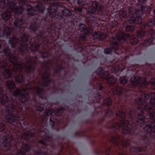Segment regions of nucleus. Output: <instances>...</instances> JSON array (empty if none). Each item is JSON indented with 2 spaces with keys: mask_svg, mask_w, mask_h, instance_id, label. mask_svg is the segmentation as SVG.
I'll return each instance as SVG.
<instances>
[{
  "mask_svg": "<svg viewBox=\"0 0 155 155\" xmlns=\"http://www.w3.org/2000/svg\"><path fill=\"white\" fill-rule=\"evenodd\" d=\"M101 20L106 22L104 33L98 30L93 37L107 41L110 47L106 48L104 53L112 54L114 52L115 62L109 67L110 71L100 67L94 72L96 76H93L91 84L96 91L92 94L91 103L94 108L104 106V101L108 98L116 102L149 92L153 87L150 80L153 78L149 82L147 79L152 73L155 74V64L140 66L134 63L143 57V52L147 47L154 44L152 41L138 36L136 32L135 35L124 32V30L134 31L126 30V26L114 18ZM95 24L91 23L92 29L100 30L99 25L97 27Z\"/></svg>",
  "mask_w": 155,
  "mask_h": 155,
  "instance_id": "1",
  "label": "nucleus"
},
{
  "mask_svg": "<svg viewBox=\"0 0 155 155\" xmlns=\"http://www.w3.org/2000/svg\"><path fill=\"white\" fill-rule=\"evenodd\" d=\"M25 0L6 2L5 0H0V28L5 41L4 44L8 37L12 35L8 40L12 50L7 47L0 52L8 64L2 61L0 66L8 68L5 71L8 76L3 73L4 78H14L20 84L24 83L26 79L21 74L23 69L29 78L31 75L34 76L35 68L31 63L38 58L31 56L30 53L35 54L38 52L42 58H48L52 56L51 51L54 50L59 58L60 54H64V49L67 48L58 39L55 33L52 34L46 25L28 15L29 12L24 6Z\"/></svg>",
  "mask_w": 155,
  "mask_h": 155,
  "instance_id": "2",
  "label": "nucleus"
},
{
  "mask_svg": "<svg viewBox=\"0 0 155 155\" xmlns=\"http://www.w3.org/2000/svg\"><path fill=\"white\" fill-rule=\"evenodd\" d=\"M28 15L36 18L67 48L80 53L87 62V27L79 24L82 9L87 13V0H26Z\"/></svg>",
  "mask_w": 155,
  "mask_h": 155,
  "instance_id": "3",
  "label": "nucleus"
},
{
  "mask_svg": "<svg viewBox=\"0 0 155 155\" xmlns=\"http://www.w3.org/2000/svg\"><path fill=\"white\" fill-rule=\"evenodd\" d=\"M37 95L40 99L35 96L32 99L29 98L23 104L19 103L12 112L7 114L5 117L4 130L1 135L0 140L2 142V148L4 150H9L11 147H14V145H17L18 148V136H22L25 133L30 131L34 134L32 138H26L27 142L29 143L34 141L35 132L40 133L44 140H40L39 143L45 147L48 146L47 142L43 136V132L47 129L42 130L39 128V124L37 123L38 119L40 120L41 124L46 123L47 117L50 116V125L53 127L56 124L60 123L59 117L62 115L63 112L66 110L65 107H61L56 110L49 109L51 107L47 104L48 101L44 98L45 90L44 88L38 87L37 88Z\"/></svg>",
  "mask_w": 155,
  "mask_h": 155,
  "instance_id": "4",
  "label": "nucleus"
},
{
  "mask_svg": "<svg viewBox=\"0 0 155 155\" xmlns=\"http://www.w3.org/2000/svg\"><path fill=\"white\" fill-rule=\"evenodd\" d=\"M2 28H0V49L1 48V44H4L5 42V40L3 39V37L2 36ZM3 52V51H0V52ZM4 61L5 62L8 64L7 60H4V59L1 55H0V62ZM0 68L3 69L4 71L0 74V101L1 102H3V98L5 99H8V93L11 94V95L15 98L18 99V101L19 103H21L23 104L25 102H27L29 98L30 93L29 92L21 93V90L20 89L17 88L15 84L12 80H8L6 81V80L8 78H5L3 76V73L5 74V75L7 76V74L5 72V70L8 68H4L0 66Z\"/></svg>",
  "mask_w": 155,
  "mask_h": 155,
  "instance_id": "5",
  "label": "nucleus"
},
{
  "mask_svg": "<svg viewBox=\"0 0 155 155\" xmlns=\"http://www.w3.org/2000/svg\"><path fill=\"white\" fill-rule=\"evenodd\" d=\"M11 94L8 93V99L3 98V102L0 101V112L1 115L3 117L4 115H7L11 111L12 112L15 107L19 104L17 98L14 99ZM0 97H1L0 96Z\"/></svg>",
  "mask_w": 155,
  "mask_h": 155,
  "instance_id": "6",
  "label": "nucleus"
},
{
  "mask_svg": "<svg viewBox=\"0 0 155 155\" xmlns=\"http://www.w3.org/2000/svg\"><path fill=\"white\" fill-rule=\"evenodd\" d=\"M43 133V136L45 138L46 140L51 143L53 147H55V145L53 143L54 142H57L58 145H59L60 143L58 142L59 140L60 139H61L62 140H63V138H61L59 136H57L56 138L55 139H53V135L52 134V133L50 132L48 130L44 131Z\"/></svg>",
  "mask_w": 155,
  "mask_h": 155,
  "instance_id": "7",
  "label": "nucleus"
},
{
  "mask_svg": "<svg viewBox=\"0 0 155 155\" xmlns=\"http://www.w3.org/2000/svg\"><path fill=\"white\" fill-rule=\"evenodd\" d=\"M2 146V142L0 140V155H8L12 151L10 149L8 150H4Z\"/></svg>",
  "mask_w": 155,
  "mask_h": 155,
  "instance_id": "8",
  "label": "nucleus"
},
{
  "mask_svg": "<svg viewBox=\"0 0 155 155\" xmlns=\"http://www.w3.org/2000/svg\"><path fill=\"white\" fill-rule=\"evenodd\" d=\"M45 81H44L41 84L44 87H48L52 82V80L50 79L49 76H45Z\"/></svg>",
  "mask_w": 155,
  "mask_h": 155,
  "instance_id": "9",
  "label": "nucleus"
},
{
  "mask_svg": "<svg viewBox=\"0 0 155 155\" xmlns=\"http://www.w3.org/2000/svg\"><path fill=\"white\" fill-rule=\"evenodd\" d=\"M83 132L82 131L76 132L75 133V136L76 137H80L84 136V135L83 133Z\"/></svg>",
  "mask_w": 155,
  "mask_h": 155,
  "instance_id": "10",
  "label": "nucleus"
},
{
  "mask_svg": "<svg viewBox=\"0 0 155 155\" xmlns=\"http://www.w3.org/2000/svg\"><path fill=\"white\" fill-rule=\"evenodd\" d=\"M150 82L151 85H153V87L152 90H155V78L151 79L150 80Z\"/></svg>",
  "mask_w": 155,
  "mask_h": 155,
  "instance_id": "11",
  "label": "nucleus"
},
{
  "mask_svg": "<svg viewBox=\"0 0 155 155\" xmlns=\"http://www.w3.org/2000/svg\"><path fill=\"white\" fill-rule=\"evenodd\" d=\"M57 67L58 68L60 72H61L62 70H64V67H63L61 65L59 64L57 66Z\"/></svg>",
  "mask_w": 155,
  "mask_h": 155,
  "instance_id": "12",
  "label": "nucleus"
},
{
  "mask_svg": "<svg viewBox=\"0 0 155 155\" xmlns=\"http://www.w3.org/2000/svg\"><path fill=\"white\" fill-rule=\"evenodd\" d=\"M37 59H33V62L31 64H33L34 65V67L35 68V65L36 66L37 64V62L36 61V60Z\"/></svg>",
  "mask_w": 155,
  "mask_h": 155,
  "instance_id": "13",
  "label": "nucleus"
},
{
  "mask_svg": "<svg viewBox=\"0 0 155 155\" xmlns=\"http://www.w3.org/2000/svg\"><path fill=\"white\" fill-rule=\"evenodd\" d=\"M45 74L47 75L46 76H49V77L50 78V76L51 75V73L50 72L46 71L45 73Z\"/></svg>",
  "mask_w": 155,
  "mask_h": 155,
  "instance_id": "14",
  "label": "nucleus"
},
{
  "mask_svg": "<svg viewBox=\"0 0 155 155\" xmlns=\"http://www.w3.org/2000/svg\"><path fill=\"white\" fill-rule=\"evenodd\" d=\"M54 71L55 73L57 74H59L60 72L58 69H55Z\"/></svg>",
  "mask_w": 155,
  "mask_h": 155,
  "instance_id": "15",
  "label": "nucleus"
},
{
  "mask_svg": "<svg viewBox=\"0 0 155 155\" xmlns=\"http://www.w3.org/2000/svg\"><path fill=\"white\" fill-rule=\"evenodd\" d=\"M90 98L89 97L88 94V103H87L88 105L90 104L89 102V100H90Z\"/></svg>",
  "mask_w": 155,
  "mask_h": 155,
  "instance_id": "16",
  "label": "nucleus"
},
{
  "mask_svg": "<svg viewBox=\"0 0 155 155\" xmlns=\"http://www.w3.org/2000/svg\"><path fill=\"white\" fill-rule=\"evenodd\" d=\"M61 149H62L63 148V146L62 143L61 144Z\"/></svg>",
  "mask_w": 155,
  "mask_h": 155,
  "instance_id": "17",
  "label": "nucleus"
},
{
  "mask_svg": "<svg viewBox=\"0 0 155 155\" xmlns=\"http://www.w3.org/2000/svg\"><path fill=\"white\" fill-rule=\"evenodd\" d=\"M107 149L108 150H107L110 151L111 150V147H108V148Z\"/></svg>",
  "mask_w": 155,
  "mask_h": 155,
  "instance_id": "18",
  "label": "nucleus"
},
{
  "mask_svg": "<svg viewBox=\"0 0 155 155\" xmlns=\"http://www.w3.org/2000/svg\"><path fill=\"white\" fill-rule=\"evenodd\" d=\"M87 79H88V84H90V82H89V81H88L89 78H88V77Z\"/></svg>",
  "mask_w": 155,
  "mask_h": 155,
  "instance_id": "19",
  "label": "nucleus"
},
{
  "mask_svg": "<svg viewBox=\"0 0 155 155\" xmlns=\"http://www.w3.org/2000/svg\"><path fill=\"white\" fill-rule=\"evenodd\" d=\"M88 53H87L88 55V54H89L88 50H89V48H88Z\"/></svg>",
  "mask_w": 155,
  "mask_h": 155,
  "instance_id": "20",
  "label": "nucleus"
},
{
  "mask_svg": "<svg viewBox=\"0 0 155 155\" xmlns=\"http://www.w3.org/2000/svg\"><path fill=\"white\" fill-rule=\"evenodd\" d=\"M106 155H110V154L109 153L107 152L106 153Z\"/></svg>",
  "mask_w": 155,
  "mask_h": 155,
  "instance_id": "21",
  "label": "nucleus"
},
{
  "mask_svg": "<svg viewBox=\"0 0 155 155\" xmlns=\"http://www.w3.org/2000/svg\"><path fill=\"white\" fill-rule=\"evenodd\" d=\"M87 137H88V138L89 137V136L88 135V136H87Z\"/></svg>",
  "mask_w": 155,
  "mask_h": 155,
  "instance_id": "22",
  "label": "nucleus"
},
{
  "mask_svg": "<svg viewBox=\"0 0 155 155\" xmlns=\"http://www.w3.org/2000/svg\"><path fill=\"white\" fill-rule=\"evenodd\" d=\"M87 129H88V127Z\"/></svg>",
  "mask_w": 155,
  "mask_h": 155,
  "instance_id": "23",
  "label": "nucleus"
},
{
  "mask_svg": "<svg viewBox=\"0 0 155 155\" xmlns=\"http://www.w3.org/2000/svg\"><path fill=\"white\" fill-rule=\"evenodd\" d=\"M87 121H88V120H87Z\"/></svg>",
  "mask_w": 155,
  "mask_h": 155,
  "instance_id": "24",
  "label": "nucleus"
},
{
  "mask_svg": "<svg viewBox=\"0 0 155 155\" xmlns=\"http://www.w3.org/2000/svg\"><path fill=\"white\" fill-rule=\"evenodd\" d=\"M87 18H86V20H87Z\"/></svg>",
  "mask_w": 155,
  "mask_h": 155,
  "instance_id": "25",
  "label": "nucleus"
}]
</instances>
